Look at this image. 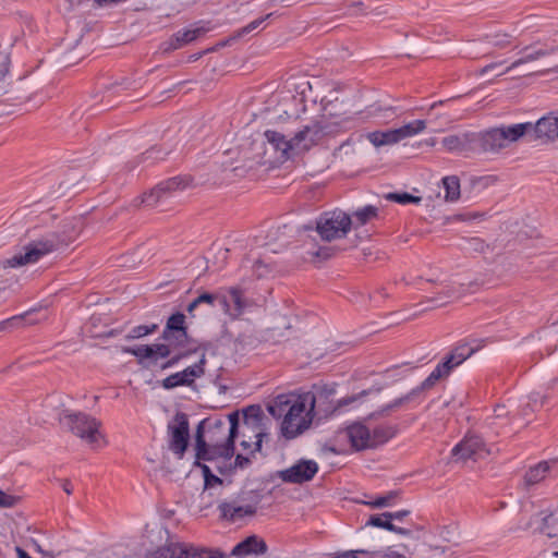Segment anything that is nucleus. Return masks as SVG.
<instances>
[{
    "label": "nucleus",
    "instance_id": "obj_64",
    "mask_svg": "<svg viewBox=\"0 0 558 558\" xmlns=\"http://www.w3.org/2000/svg\"><path fill=\"white\" fill-rule=\"evenodd\" d=\"M388 558H407V557H405L404 555H402V554H399V553L393 551V553H391V554L388 556Z\"/></svg>",
    "mask_w": 558,
    "mask_h": 558
},
{
    "label": "nucleus",
    "instance_id": "obj_52",
    "mask_svg": "<svg viewBox=\"0 0 558 558\" xmlns=\"http://www.w3.org/2000/svg\"><path fill=\"white\" fill-rule=\"evenodd\" d=\"M223 429H225V422L221 420H216L208 429V434H209L208 442H220L217 439L216 435L218 432H223Z\"/></svg>",
    "mask_w": 558,
    "mask_h": 558
},
{
    "label": "nucleus",
    "instance_id": "obj_16",
    "mask_svg": "<svg viewBox=\"0 0 558 558\" xmlns=\"http://www.w3.org/2000/svg\"><path fill=\"white\" fill-rule=\"evenodd\" d=\"M535 140H541L543 143L555 142L558 138V117L549 113L537 120L535 124L532 123V130Z\"/></svg>",
    "mask_w": 558,
    "mask_h": 558
},
{
    "label": "nucleus",
    "instance_id": "obj_63",
    "mask_svg": "<svg viewBox=\"0 0 558 558\" xmlns=\"http://www.w3.org/2000/svg\"><path fill=\"white\" fill-rule=\"evenodd\" d=\"M17 558H32L23 548L16 547L15 548Z\"/></svg>",
    "mask_w": 558,
    "mask_h": 558
},
{
    "label": "nucleus",
    "instance_id": "obj_13",
    "mask_svg": "<svg viewBox=\"0 0 558 558\" xmlns=\"http://www.w3.org/2000/svg\"><path fill=\"white\" fill-rule=\"evenodd\" d=\"M206 356L202 354L199 361L194 365L187 366L181 372L174 373L162 379L161 386L167 389H173L180 386H192L195 378H199L205 374Z\"/></svg>",
    "mask_w": 558,
    "mask_h": 558
},
{
    "label": "nucleus",
    "instance_id": "obj_37",
    "mask_svg": "<svg viewBox=\"0 0 558 558\" xmlns=\"http://www.w3.org/2000/svg\"><path fill=\"white\" fill-rule=\"evenodd\" d=\"M480 349V344L472 347L470 343L457 345L449 355L460 365Z\"/></svg>",
    "mask_w": 558,
    "mask_h": 558
},
{
    "label": "nucleus",
    "instance_id": "obj_9",
    "mask_svg": "<svg viewBox=\"0 0 558 558\" xmlns=\"http://www.w3.org/2000/svg\"><path fill=\"white\" fill-rule=\"evenodd\" d=\"M220 549L186 548L178 543H169L154 553V558H225Z\"/></svg>",
    "mask_w": 558,
    "mask_h": 558
},
{
    "label": "nucleus",
    "instance_id": "obj_50",
    "mask_svg": "<svg viewBox=\"0 0 558 558\" xmlns=\"http://www.w3.org/2000/svg\"><path fill=\"white\" fill-rule=\"evenodd\" d=\"M371 389L369 390H362L360 393L357 395H353V396H350V397H345V398H342L340 400H338L337 402V407L333 409H339V408H343V407H347L355 401H357L359 399H361L362 397H365L367 395L371 393Z\"/></svg>",
    "mask_w": 558,
    "mask_h": 558
},
{
    "label": "nucleus",
    "instance_id": "obj_34",
    "mask_svg": "<svg viewBox=\"0 0 558 558\" xmlns=\"http://www.w3.org/2000/svg\"><path fill=\"white\" fill-rule=\"evenodd\" d=\"M538 530L541 534L548 538L558 537V515L556 513H548L544 515Z\"/></svg>",
    "mask_w": 558,
    "mask_h": 558
},
{
    "label": "nucleus",
    "instance_id": "obj_25",
    "mask_svg": "<svg viewBox=\"0 0 558 558\" xmlns=\"http://www.w3.org/2000/svg\"><path fill=\"white\" fill-rule=\"evenodd\" d=\"M294 395H279L267 405V411L275 418L286 417L288 409L296 401Z\"/></svg>",
    "mask_w": 558,
    "mask_h": 558
},
{
    "label": "nucleus",
    "instance_id": "obj_29",
    "mask_svg": "<svg viewBox=\"0 0 558 558\" xmlns=\"http://www.w3.org/2000/svg\"><path fill=\"white\" fill-rule=\"evenodd\" d=\"M551 464H556V462L542 461L536 465L530 468L524 475L525 485L532 486L542 482L548 474Z\"/></svg>",
    "mask_w": 558,
    "mask_h": 558
},
{
    "label": "nucleus",
    "instance_id": "obj_54",
    "mask_svg": "<svg viewBox=\"0 0 558 558\" xmlns=\"http://www.w3.org/2000/svg\"><path fill=\"white\" fill-rule=\"evenodd\" d=\"M310 254L313 258L325 260L332 256L333 250L329 246H320L316 251L310 252Z\"/></svg>",
    "mask_w": 558,
    "mask_h": 558
},
{
    "label": "nucleus",
    "instance_id": "obj_38",
    "mask_svg": "<svg viewBox=\"0 0 558 558\" xmlns=\"http://www.w3.org/2000/svg\"><path fill=\"white\" fill-rule=\"evenodd\" d=\"M196 351H197L196 348H185V349H180V350L173 352L170 356L167 357L168 360L161 364V369H167V368L173 367L180 361L189 357Z\"/></svg>",
    "mask_w": 558,
    "mask_h": 558
},
{
    "label": "nucleus",
    "instance_id": "obj_23",
    "mask_svg": "<svg viewBox=\"0 0 558 558\" xmlns=\"http://www.w3.org/2000/svg\"><path fill=\"white\" fill-rule=\"evenodd\" d=\"M218 510L220 512L219 518L229 522H236L242 520L245 517H253L254 514L251 510L247 509V506L241 507L234 505L230 500L221 501L218 505Z\"/></svg>",
    "mask_w": 558,
    "mask_h": 558
},
{
    "label": "nucleus",
    "instance_id": "obj_47",
    "mask_svg": "<svg viewBox=\"0 0 558 558\" xmlns=\"http://www.w3.org/2000/svg\"><path fill=\"white\" fill-rule=\"evenodd\" d=\"M244 422L247 423L248 420H254L259 423L263 418V411L260 405L254 404L245 408L243 410Z\"/></svg>",
    "mask_w": 558,
    "mask_h": 558
},
{
    "label": "nucleus",
    "instance_id": "obj_2",
    "mask_svg": "<svg viewBox=\"0 0 558 558\" xmlns=\"http://www.w3.org/2000/svg\"><path fill=\"white\" fill-rule=\"evenodd\" d=\"M335 390L327 386L315 387V391H308L296 397V401L288 409V413L281 423V433L284 438L293 439L312 423L313 413L323 399L333 395Z\"/></svg>",
    "mask_w": 558,
    "mask_h": 558
},
{
    "label": "nucleus",
    "instance_id": "obj_6",
    "mask_svg": "<svg viewBox=\"0 0 558 558\" xmlns=\"http://www.w3.org/2000/svg\"><path fill=\"white\" fill-rule=\"evenodd\" d=\"M354 225L351 216L343 210L335 209L325 211L316 219L315 228L304 226L305 230H315L323 241L331 242L333 240L345 238Z\"/></svg>",
    "mask_w": 558,
    "mask_h": 558
},
{
    "label": "nucleus",
    "instance_id": "obj_5",
    "mask_svg": "<svg viewBox=\"0 0 558 558\" xmlns=\"http://www.w3.org/2000/svg\"><path fill=\"white\" fill-rule=\"evenodd\" d=\"M344 120L327 122L324 120H313L299 129L292 137L294 154L308 151L312 147L318 145L324 137L336 134L340 131Z\"/></svg>",
    "mask_w": 558,
    "mask_h": 558
},
{
    "label": "nucleus",
    "instance_id": "obj_48",
    "mask_svg": "<svg viewBox=\"0 0 558 558\" xmlns=\"http://www.w3.org/2000/svg\"><path fill=\"white\" fill-rule=\"evenodd\" d=\"M271 15H272V13H269V14L263 16V17H259V19H256V20L252 21L250 24H247L246 26L242 27L238 32V36L242 37L244 35H247V34L252 33L253 31L257 29Z\"/></svg>",
    "mask_w": 558,
    "mask_h": 558
},
{
    "label": "nucleus",
    "instance_id": "obj_49",
    "mask_svg": "<svg viewBox=\"0 0 558 558\" xmlns=\"http://www.w3.org/2000/svg\"><path fill=\"white\" fill-rule=\"evenodd\" d=\"M271 15H272V13H269V14L263 16V17H259V19H256V20L252 21L250 24H247L246 26L242 27L238 32V36L242 37L244 35H247V34L252 33L253 31L257 29Z\"/></svg>",
    "mask_w": 558,
    "mask_h": 558
},
{
    "label": "nucleus",
    "instance_id": "obj_24",
    "mask_svg": "<svg viewBox=\"0 0 558 558\" xmlns=\"http://www.w3.org/2000/svg\"><path fill=\"white\" fill-rule=\"evenodd\" d=\"M160 338L163 342L158 344L168 349V356L180 349L190 348L191 337L187 331H182L181 333L162 332Z\"/></svg>",
    "mask_w": 558,
    "mask_h": 558
},
{
    "label": "nucleus",
    "instance_id": "obj_14",
    "mask_svg": "<svg viewBox=\"0 0 558 558\" xmlns=\"http://www.w3.org/2000/svg\"><path fill=\"white\" fill-rule=\"evenodd\" d=\"M122 352L134 355L137 357L138 363L146 367L156 365L158 359H166L169 353L166 347L159 345L158 343L141 344L134 348L123 347Z\"/></svg>",
    "mask_w": 558,
    "mask_h": 558
},
{
    "label": "nucleus",
    "instance_id": "obj_35",
    "mask_svg": "<svg viewBox=\"0 0 558 558\" xmlns=\"http://www.w3.org/2000/svg\"><path fill=\"white\" fill-rule=\"evenodd\" d=\"M185 318V315L181 312L172 314L171 316L168 317L162 332L181 333L182 331H187Z\"/></svg>",
    "mask_w": 558,
    "mask_h": 558
},
{
    "label": "nucleus",
    "instance_id": "obj_58",
    "mask_svg": "<svg viewBox=\"0 0 558 558\" xmlns=\"http://www.w3.org/2000/svg\"><path fill=\"white\" fill-rule=\"evenodd\" d=\"M410 514V510H400L396 512H383V515L385 518H389L391 520H398L401 521L403 518L408 517Z\"/></svg>",
    "mask_w": 558,
    "mask_h": 558
},
{
    "label": "nucleus",
    "instance_id": "obj_18",
    "mask_svg": "<svg viewBox=\"0 0 558 558\" xmlns=\"http://www.w3.org/2000/svg\"><path fill=\"white\" fill-rule=\"evenodd\" d=\"M345 436L352 448L356 451L371 448V430L362 423H354L348 426L345 428Z\"/></svg>",
    "mask_w": 558,
    "mask_h": 558
},
{
    "label": "nucleus",
    "instance_id": "obj_19",
    "mask_svg": "<svg viewBox=\"0 0 558 558\" xmlns=\"http://www.w3.org/2000/svg\"><path fill=\"white\" fill-rule=\"evenodd\" d=\"M267 544L256 535H251L236 544L230 556L245 557L251 554L260 555L267 551Z\"/></svg>",
    "mask_w": 558,
    "mask_h": 558
},
{
    "label": "nucleus",
    "instance_id": "obj_7",
    "mask_svg": "<svg viewBox=\"0 0 558 558\" xmlns=\"http://www.w3.org/2000/svg\"><path fill=\"white\" fill-rule=\"evenodd\" d=\"M60 423L89 445H97L99 439L104 438L99 432L101 422L89 414L83 412L70 413L66 411L60 417Z\"/></svg>",
    "mask_w": 558,
    "mask_h": 558
},
{
    "label": "nucleus",
    "instance_id": "obj_33",
    "mask_svg": "<svg viewBox=\"0 0 558 558\" xmlns=\"http://www.w3.org/2000/svg\"><path fill=\"white\" fill-rule=\"evenodd\" d=\"M351 219L355 218V228L362 227L369 222L371 220L377 218L378 208L374 205H366L362 208L356 209L352 213Z\"/></svg>",
    "mask_w": 558,
    "mask_h": 558
},
{
    "label": "nucleus",
    "instance_id": "obj_40",
    "mask_svg": "<svg viewBox=\"0 0 558 558\" xmlns=\"http://www.w3.org/2000/svg\"><path fill=\"white\" fill-rule=\"evenodd\" d=\"M158 330L157 324L151 325H140L131 329V331L125 336V339L133 340L145 337L147 335L154 333Z\"/></svg>",
    "mask_w": 558,
    "mask_h": 558
},
{
    "label": "nucleus",
    "instance_id": "obj_8",
    "mask_svg": "<svg viewBox=\"0 0 558 558\" xmlns=\"http://www.w3.org/2000/svg\"><path fill=\"white\" fill-rule=\"evenodd\" d=\"M425 128L424 120H414L398 129L372 132L367 135V138L376 147L391 145L423 132Z\"/></svg>",
    "mask_w": 558,
    "mask_h": 558
},
{
    "label": "nucleus",
    "instance_id": "obj_51",
    "mask_svg": "<svg viewBox=\"0 0 558 558\" xmlns=\"http://www.w3.org/2000/svg\"><path fill=\"white\" fill-rule=\"evenodd\" d=\"M20 501V497L9 495L0 489V508H12Z\"/></svg>",
    "mask_w": 558,
    "mask_h": 558
},
{
    "label": "nucleus",
    "instance_id": "obj_31",
    "mask_svg": "<svg viewBox=\"0 0 558 558\" xmlns=\"http://www.w3.org/2000/svg\"><path fill=\"white\" fill-rule=\"evenodd\" d=\"M338 104L337 99L335 101H328L323 105V113L318 120H324L327 122H336L339 120H344L342 126L340 130L347 128V124L349 123L350 119L347 117H343L344 112H341L337 109Z\"/></svg>",
    "mask_w": 558,
    "mask_h": 558
},
{
    "label": "nucleus",
    "instance_id": "obj_55",
    "mask_svg": "<svg viewBox=\"0 0 558 558\" xmlns=\"http://www.w3.org/2000/svg\"><path fill=\"white\" fill-rule=\"evenodd\" d=\"M217 292L209 293V292H203L196 298V302L201 304H207L209 306H215V303L217 302Z\"/></svg>",
    "mask_w": 558,
    "mask_h": 558
},
{
    "label": "nucleus",
    "instance_id": "obj_62",
    "mask_svg": "<svg viewBox=\"0 0 558 558\" xmlns=\"http://www.w3.org/2000/svg\"><path fill=\"white\" fill-rule=\"evenodd\" d=\"M199 306V304L196 302V299H194L186 307L187 313L194 317V311Z\"/></svg>",
    "mask_w": 558,
    "mask_h": 558
},
{
    "label": "nucleus",
    "instance_id": "obj_57",
    "mask_svg": "<svg viewBox=\"0 0 558 558\" xmlns=\"http://www.w3.org/2000/svg\"><path fill=\"white\" fill-rule=\"evenodd\" d=\"M251 464L250 457L236 454L234 459V465L233 469H244Z\"/></svg>",
    "mask_w": 558,
    "mask_h": 558
},
{
    "label": "nucleus",
    "instance_id": "obj_20",
    "mask_svg": "<svg viewBox=\"0 0 558 558\" xmlns=\"http://www.w3.org/2000/svg\"><path fill=\"white\" fill-rule=\"evenodd\" d=\"M268 144L275 151L280 153V158L289 159L291 154H294V145H292V137L287 140L286 135L272 130H267L264 133Z\"/></svg>",
    "mask_w": 558,
    "mask_h": 558
},
{
    "label": "nucleus",
    "instance_id": "obj_61",
    "mask_svg": "<svg viewBox=\"0 0 558 558\" xmlns=\"http://www.w3.org/2000/svg\"><path fill=\"white\" fill-rule=\"evenodd\" d=\"M61 486L65 494L71 495L73 493V486L69 480H62Z\"/></svg>",
    "mask_w": 558,
    "mask_h": 558
},
{
    "label": "nucleus",
    "instance_id": "obj_4",
    "mask_svg": "<svg viewBox=\"0 0 558 558\" xmlns=\"http://www.w3.org/2000/svg\"><path fill=\"white\" fill-rule=\"evenodd\" d=\"M228 418L230 423L229 435L222 442H207L204 437L205 421L198 424L195 434V456L197 459L203 461H214L219 458L230 460L234 456V442L238 437L240 422L239 412L230 413Z\"/></svg>",
    "mask_w": 558,
    "mask_h": 558
},
{
    "label": "nucleus",
    "instance_id": "obj_44",
    "mask_svg": "<svg viewBox=\"0 0 558 558\" xmlns=\"http://www.w3.org/2000/svg\"><path fill=\"white\" fill-rule=\"evenodd\" d=\"M10 57L9 53L0 51V95L5 89L4 77L9 72Z\"/></svg>",
    "mask_w": 558,
    "mask_h": 558
},
{
    "label": "nucleus",
    "instance_id": "obj_17",
    "mask_svg": "<svg viewBox=\"0 0 558 558\" xmlns=\"http://www.w3.org/2000/svg\"><path fill=\"white\" fill-rule=\"evenodd\" d=\"M441 145L451 153H474V132L445 136Z\"/></svg>",
    "mask_w": 558,
    "mask_h": 558
},
{
    "label": "nucleus",
    "instance_id": "obj_36",
    "mask_svg": "<svg viewBox=\"0 0 558 558\" xmlns=\"http://www.w3.org/2000/svg\"><path fill=\"white\" fill-rule=\"evenodd\" d=\"M418 395H420V392L417 391V389L413 388L409 393H407V395H404V396H402L400 398L395 399L392 402H390L386 407L381 408L377 412V414L379 416H385V415L388 414V412L393 411V410L402 407L403 404L414 400Z\"/></svg>",
    "mask_w": 558,
    "mask_h": 558
},
{
    "label": "nucleus",
    "instance_id": "obj_39",
    "mask_svg": "<svg viewBox=\"0 0 558 558\" xmlns=\"http://www.w3.org/2000/svg\"><path fill=\"white\" fill-rule=\"evenodd\" d=\"M446 378V375L437 365L434 371L421 383L420 386L415 387L421 393L423 391L432 389L440 379Z\"/></svg>",
    "mask_w": 558,
    "mask_h": 558
},
{
    "label": "nucleus",
    "instance_id": "obj_46",
    "mask_svg": "<svg viewBox=\"0 0 558 558\" xmlns=\"http://www.w3.org/2000/svg\"><path fill=\"white\" fill-rule=\"evenodd\" d=\"M217 296H218L217 302L221 306L223 313L226 315H228L230 317V319H232L231 300H230L228 292H226V288L220 289L217 292Z\"/></svg>",
    "mask_w": 558,
    "mask_h": 558
},
{
    "label": "nucleus",
    "instance_id": "obj_21",
    "mask_svg": "<svg viewBox=\"0 0 558 558\" xmlns=\"http://www.w3.org/2000/svg\"><path fill=\"white\" fill-rule=\"evenodd\" d=\"M231 300L232 320L239 319L247 308L252 307L254 302L244 295V290L241 287L226 288Z\"/></svg>",
    "mask_w": 558,
    "mask_h": 558
},
{
    "label": "nucleus",
    "instance_id": "obj_10",
    "mask_svg": "<svg viewBox=\"0 0 558 558\" xmlns=\"http://www.w3.org/2000/svg\"><path fill=\"white\" fill-rule=\"evenodd\" d=\"M168 429L170 433L169 449L179 458H182L190 439L187 415L182 412L177 413L173 423L168 425Z\"/></svg>",
    "mask_w": 558,
    "mask_h": 558
},
{
    "label": "nucleus",
    "instance_id": "obj_11",
    "mask_svg": "<svg viewBox=\"0 0 558 558\" xmlns=\"http://www.w3.org/2000/svg\"><path fill=\"white\" fill-rule=\"evenodd\" d=\"M490 453L482 437L477 435H465L464 438L453 447L452 457L457 461L478 460Z\"/></svg>",
    "mask_w": 558,
    "mask_h": 558
},
{
    "label": "nucleus",
    "instance_id": "obj_45",
    "mask_svg": "<svg viewBox=\"0 0 558 558\" xmlns=\"http://www.w3.org/2000/svg\"><path fill=\"white\" fill-rule=\"evenodd\" d=\"M29 315V313H25L22 315L13 316L4 322L1 323L2 329H9L14 327H21L25 325H32L33 322H27L26 318Z\"/></svg>",
    "mask_w": 558,
    "mask_h": 558
},
{
    "label": "nucleus",
    "instance_id": "obj_32",
    "mask_svg": "<svg viewBox=\"0 0 558 558\" xmlns=\"http://www.w3.org/2000/svg\"><path fill=\"white\" fill-rule=\"evenodd\" d=\"M445 189V201L456 202L460 198V179L457 175H448L441 180Z\"/></svg>",
    "mask_w": 558,
    "mask_h": 558
},
{
    "label": "nucleus",
    "instance_id": "obj_3",
    "mask_svg": "<svg viewBox=\"0 0 558 558\" xmlns=\"http://www.w3.org/2000/svg\"><path fill=\"white\" fill-rule=\"evenodd\" d=\"M531 130L532 123L524 122L474 132V153L499 154L502 149L508 147L509 144L515 143L524 135L530 134Z\"/></svg>",
    "mask_w": 558,
    "mask_h": 558
},
{
    "label": "nucleus",
    "instance_id": "obj_27",
    "mask_svg": "<svg viewBox=\"0 0 558 558\" xmlns=\"http://www.w3.org/2000/svg\"><path fill=\"white\" fill-rule=\"evenodd\" d=\"M229 500L234 502L236 506H247V509L251 510L253 514H256L258 505L260 502V496L254 490L242 489Z\"/></svg>",
    "mask_w": 558,
    "mask_h": 558
},
{
    "label": "nucleus",
    "instance_id": "obj_1",
    "mask_svg": "<svg viewBox=\"0 0 558 558\" xmlns=\"http://www.w3.org/2000/svg\"><path fill=\"white\" fill-rule=\"evenodd\" d=\"M76 231L72 223L63 225L60 232H50L45 236L31 241L23 246V252L14 254L12 257L2 260L3 268H17L29 264H35L44 256L66 246L75 240Z\"/></svg>",
    "mask_w": 558,
    "mask_h": 558
},
{
    "label": "nucleus",
    "instance_id": "obj_28",
    "mask_svg": "<svg viewBox=\"0 0 558 558\" xmlns=\"http://www.w3.org/2000/svg\"><path fill=\"white\" fill-rule=\"evenodd\" d=\"M202 33L201 28H193V29H181L178 31L175 34L172 35L170 38L168 45L169 47L166 48V50H175L184 45H187L192 41H194Z\"/></svg>",
    "mask_w": 558,
    "mask_h": 558
},
{
    "label": "nucleus",
    "instance_id": "obj_26",
    "mask_svg": "<svg viewBox=\"0 0 558 558\" xmlns=\"http://www.w3.org/2000/svg\"><path fill=\"white\" fill-rule=\"evenodd\" d=\"M398 433V427L396 425H379L376 426L373 432H371V448H376L386 444L388 440L393 438Z\"/></svg>",
    "mask_w": 558,
    "mask_h": 558
},
{
    "label": "nucleus",
    "instance_id": "obj_60",
    "mask_svg": "<svg viewBox=\"0 0 558 558\" xmlns=\"http://www.w3.org/2000/svg\"><path fill=\"white\" fill-rule=\"evenodd\" d=\"M502 63H504V61L487 64L480 70V74L483 75V74L487 73L488 71L501 65Z\"/></svg>",
    "mask_w": 558,
    "mask_h": 558
},
{
    "label": "nucleus",
    "instance_id": "obj_59",
    "mask_svg": "<svg viewBox=\"0 0 558 558\" xmlns=\"http://www.w3.org/2000/svg\"><path fill=\"white\" fill-rule=\"evenodd\" d=\"M264 436H266V434L260 433V432L255 435L256 441L254 442V450H252V452H251L252 454H254V452H256V451H260L262 441H263Z\"/></svg>",
    "mask_w": 558,
    "mask_h": 558
},
{
    "label": "nucleus",
    "instance_id": "obj_42",
    "mask_svg": "<svg viewBox=\"0 0 558 558\" xmlns=\"http://www.w3.org/2000/svg\"><path fill=\"white\" fill-rule=\"evenodd\" d=\"M201 459L196 458L195 465L202 469L204 481H205V487H213L216 484H222V480L215 474L211 473V470L208 465L203 464L199 462Z\"/></svg>",
    "mask_w": 558,
    "mask_h": 558
},
{
    "label": "nucleus",
    "instance_id": "obj_41",
    "mask_svg": "<svg viewBox=\"0 0 558 558\" xmlns=\"http://www.w3.org/2000/svg\"><path fill=\"white\" fill-rule=\"evenodd\" d=\"M386 199L391 201V202H396V203L402 204V205H405V204H409V203L420 204L421 201H422V198L420 196H414V195H412V194H410L408 192L388 193L386 195Z\"/></svg>",
    "mask_w": 558,
    "mask_h": 558
},
{
    "label": "nucleus",
    "instance_id": "obj_12",
    "mask_svg": "<svg viewBox=\"0 0 558 558\" xmlns=\"http://www.w3.org/2000/svg\"><path fill=\"white\" fill-rule=\"evenodd\" d=\"M189 185V180L183 177H173L158 183L149 193H145L142 203L153 207L159 202L167 199L175 191L184 190Z\"/></svg>",
    "mask_w": 558,
    "mask_h": 558
},
{
    "label": "nucleus",
    "instance_id": "obj_53",
    "mask_svg": "<svg viewBox=\"0 0 558 558\" xmlns=\"http://www.w3.org/2000/svg\"><path fill=\"white\" fill-rule=\"evenodd\" d=\"M437 365L446 375V377L449 376V374L454 367L459 366V364L449 354L444 359L442 362L438 363Z\"/></svg>",
    "mask_w": 558,
    "mask_h": 558
},
{
    "label": "nucleus",
    "instance_id": "obj_15",
    "mask_svg": "<svg viewBox=\"0 0 558 558\" xmlns=\"http://www.w3.org/2000/svg\"><path fill=\"white\" fill-rule=\"evenodd\" d=\"M318 472V464L313 460H301L291 468L281 471L280 477L286 483L302 484L311 481Z\"/></svg>",
    "mask_w": 558,
    "mask_h": 558
},
{
    "label": "nucleus",
    "instance_id": "obj_22",
    "mask_svg": "<svg viewBox=\"0 0 558 558\" xmlns=\"http://www.w3.org/2000/svg\"><path fill=\"white\" fill-rule=\"evenodd\" d=\"M556 51H558V47H549V48H541V49H534L533 46H525L521 51L520 53H522L523 56L521 58H519L518 60H515L514 62H512L501 74L504 73H508L510 72L511 70L518 68L519 65L521 64H524V63H527V62H532V61H535L539 58H543V57H546V56H549L551 53H555Z\"/></svg>",
    "mask_w": 558,
    "mask_h": 558
},
{
    "label": "nucleus",
    "instance_id": "obj_30",
    "mask_svg": "<svg viewBox=\"0 0 558 558\" xmlns=\"http://www.w3.org/2000/svg\"><path fill=\"white\" fill-rule=\"evenodd\" d=\"M367 525L385 529L390 532H395L400 535L409 536L411 531L404 527L397 526L392 523V520L389 518H385L383 513L371 515L367 521Z\"/></svg>",
    "mask_w": 558,
    "mask_h": 558
},
{
    "label": "nucleus",
    "instance_id": "obj_43",
    "mask_svg": "<svg viewBox=\"0 0 558 558\" xmlns=\"http://www.w3.org/2000/svg\"><path fill=\"white\" fill-rule=\"evenodd\" d=\"M399 496V492L391 490L385 496L376 498L374 501L365 502L372 508H384L392 505V501Z\"/></svg>",
    "mask_w": 558,
    "mask_h": 558
},
{
    "label": "nucleus",
    "instance_id": "obj_56",
    "mask_svg": "<svg viewBox=\"0 0 558 558\" xmlns=\"http://www.w3.org/2000/svg\"><path fill=\"white\" fill-rule=\"evenodd\" d=\"M168 153H163L161 154V149L158 148V147H151L150 149L146 150L144 154H143V158L145 160H148V159H163V157L167 155Z\"/></svg>",
    "mask_w": 558,
    "mask_h": 558
}]
</instances>
